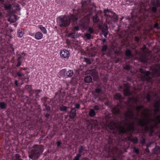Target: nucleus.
Here are the masks:
<instances>
[{
  "mask_svg": "<svg viewBox=\"0 0 160 160\" xmlns=\"http://www.w3.org/2000/svg\"><path fill=\"white\" fill-rule=\"evenodd\" d=\"M135 108V112L133 110H128L124 113L125 121L123 126L119 128V132L125 134L133 132L136 121L141 127H144L145 131L150 132L151 136L154 129L158 128V124H160V115H153L149 109L145 108L141 111V114L143 115L142 118V116L139 115V112L143 108V106L140 105L136 106Z\"/></svg>",
  "mask_w": 160,
  "mask_h": 160,
  "instance_id": "f257e3e1",
  "label": "nucleus"
},
{
  "mask_svg": "<svg viewBox=\"0 0 160 160\" xmlns=\"http://www.w3.org/2000/svg\"><path fill=\"white\" fill-rule=\"evenodd\" d=\"M90 1H87L82 2L81 10L78 11L80 14L81 22L78 24L84 28L88 25L89 22L91 10L90 6Z\"/></svg>",
  "mask_w": 160,
  "mask_h": 160,
  "instance_id": "f03ea898",
  "label": "nucleus"
},
{
  "mask_svg": "<svg viewBox=\"0 0 160 160\" xmlns=\"http://www.w3.org/2000/svg\"><path fill=\"white\" fill-rule=\"evenodd\" d=\"M43 151L42 146L35 145L33 147L31 153L29 156V157L32 160L37 159Z\"/></svg>",
  "mask_w": 160,
  "mask_h": 160,
  "instance_id": "7ed1b4c3",
  "label": "nucleus"
},
{
  "mask_svg": "<svg viewBox=\"0 0 160 160\" xmlns=\"http://www.w3.org/2000/svg\"><path fill=\"white\" fill-rule=\"evenodd\" d=\"M104 16L106 18V22L109 23L112 21L115 22L118 19L117 15L113 12L109 11L108 9L104 10Z\"/></svg>",
  "mask_w": 160,
  "mask_h": 160,
  "instance_id": "20e7f679",
  "label": "nucleus"
},
{
  "mask_svg": "<svg viewBox=\"0 0 160 160\" xmlns=\"http://www.w3.org/2000/svg\"><path fill=\"white\" fill-rule=\"evenodd\" d=\"M70 23V19L69 17L64 16L60 18L59 24L61 27H66L68 26Z\"/></svg>",
  "mask_w": 160,
  "mask_h": 160,
  "instance_id": "39448f33",
  "label": "nucleus"
},
{
  "mask_svg": "<svg viewBox=\"0 0 160 160\" xmlns=\"http://www.w3.org/2000/svg\"><path fill=\"white\" fill-rule=\"evenodd\" d=\"M60 54L61 58H68L70 56V52L67 50L64 49L60 50Z\"/></svg>",
  "mask_w": 160,
  "mask_h": 160,
  "instance_id": "423d86ee",
  "label": "nucleus"
},
{
  "mask_svg": "<svg viewBox=\"0 0 160 160\" xmlns=\"http://www.w3.org/2000/svg\"><path fill=\"white\" fill-rule=\"evenodd\" d=\"M140 71L141 73H143L145 75V76L142 78L143 80L151 81V79L149 78V77H148L150 74V72L149 71H145L144 70L142 69H140Z\"/></svg>",
  "mask_w": 160,
  "mask_h": 160,
  "instance_id": "0eeeda50",
  "label": "nucleus"
},
{
  "mask_svg": "<svg viewBox=\"0 0 160 160\" xmlns=\"http://www.w3.org/2000/svg\"><path fill=\"white\" fill-rule=\"evenodd\" d=\"M153 73L158 76H160V64L157 65L154 68Z\"/></svg>",
  "mask_w": 160,
  "mask_h": 160,
  "instance_id": "6e6552de",
  "label": "nucleus"
},
{
  "mask_svg": "<svg viewBox=\"0 0 160 160\" xmlns=\"http://www.w3.org/2000/svg\"><path fill=\"white\" fill-rule=\"evenodd\" d=\"M102 31L104 36L106 37L108 32V29L107 24H105L103 25Z\"/></svg>",
  "mask_w": 160,
  "mask_h": 160,
  "instance_id": "1a4fd4ad",
  "label": "nucleus"
},
{
  "mask_svg": "<svg viewBox=\"0 0 160 160\" xmlns=\"http://www.w3.org/2000/svg\"><path fill=\"white\" fill-rule=\"evenodd\" d=\"M154 106L155 108L154 112L155 113H158L159 112L160 103L159 101H157L154 103Z\"/></svg>",
  "mask_w": 160,
  "mask_h": 160,
  "instance_id": "9d476101",
  "label": "nucleus"
},
{
  "mask_svg": "<svg viewBox=\"0 0 160 160\" xmlns=\"http://www.w3.org/2000/svg\"><path fill=\"white\" fill-rule=\"evenodd\" d=\"M76 114V110L75 108H71V110L70 113V117L71 118H74Z\"/></svg>",
  "mask_w": 160,
  "mask_h": 160,
  "instance_id": "9b49d317",
  "label": "nucleus"
},
{
  "mask_svg": "<svg viewBox=\"0 0 160 160\" xmlns=\"http://www.w3.org/2000/svg\"><path fill=\"white\" fill-rule=\"evenodd\" d=\"M43 35L42 32H37L35 35V38L37 40L41 39L43 37Z\"/></svg>",
  "mask_w": 160,
  "mask_h": 160,
  "instance_id": "f8f14e48",
  "label": "nucleus"
},
{
  "mask_svg": "<svg viewBox=\"0 0 160 160\" xmlns=\"http://www.w3.org/2000/svg\"><path fill=\"white\" fill-rule=\"evenodd\" d=\"M152 152L154 154L160 155V147L159 146H156L152 149Z\"/></svg>",
  "mask_w": 160,
  "mask_h": 160,
  "instance_id": "ddd939ff",
  "label": "nucleus"
},
{
  "mask_svg": "<svg viewBox=\"0 0 160 160\" xmlns=\"http://www.w3.org/2000/svg\"><path fill=\"white\" fill-rule=\"evenodd\" d=\"M123 94L125 96H129L131 94V92L129 90L128 86H126L124 90Z\"/></svg>",
  "mask_w": 160,
  "mask_h": 160,
  "instance_id": "4468645a",
  "label": "nucleus"
},
{
  "mask_svg": "<svg viewBox=\"0 0 160 160\" xmlns=\"http://www.w3.org/2000/svg\"><path fill=\"white\" fill-rule=\"evenodd\" d=\"M17 19L16 16L14 15H11L10 17L8 19V21L11 23L15 22Z\"/></svg>",
  "mask_w": 160,
  "mask_h": 160,
  "instance_id": "2eb2a0df",
  "label": "nucleus"
},
{
  "mask_svg": "<svg viewBox=\"0 0 160 160\" xmlns=\"http://www.w3.org/2000/svg\"><path fill=\"white\" fill-rule=\"evenodd\" d=\"M88 114L91 117H93L96 115V113L94 109H91L89 111Z\"/></svg>",
  "mask_w": 160,
  "mask_h": 160,
  "instance_id": "dca6fc26",
  "label": "nucleus"
},
{
  "mask_svg": "<svg viewBox=\"0 0 160 160\" xmlns=\"http://www.w3.org/2000/svg\"><path fill=\"white\" fill-rule=\"evenodd\" d=\"M84 81L87 83H89L92 81V79L91 76H87L84 79Z\"/></svg>",
  "mask_w": 160,
  "mask_h": 160,
  "instance_id": "f3484780",
  "label": "nucleus"
},
{
  "mask_svg": "<svg viewBox=\"0 0 160 160\" xmlns=\"http://www.w3.org/2000/svg\"><path fill=\"white\" fill-rule=\"evenodd\" d=\"M112 111V112L115 114H118L120 113L119 109L116 107L113 108Z\"/></svg>",
  "mask_w": 160,
  "mask_h": 160,
  "instance_id": "a211bd4d",
  "label": "nucleus"
},
{
  "mask_svg": "<svg viewBox=\"0 0 160 160\" xmlns=\"http://www.w3.org/2000/svg\"><path fill=\"white\" fill-rule=\"evenodd\" d=\"M39 28L41 31L43 33V34H46L47 33V30L45 28L43 27L42 25H39L38 26Z\"/></svg>",
  "mask_w": 160,
  "mask_h": 160,
  "instance_id": "6ab92c4d",
  "label": "nucleus"
},
{
  "mask_svg": "<svg viewBox=\"0 0 160 160\" xmlns=\"http://www.w3.org/2000/svg\"><path fill=\"white\" fill-rule=\"evenodd\" d=\"M66 71L65 69H63L61 70L59 72V75L61 77H64L65 76Z\"/></svg>",
  "mask_w": 160,
  "mask_h": 160,
  "instance_id": "aec40b11",
  "label": "nucleus"
},
{
  "mask_svg": "<svg viewBox=\"0 0 160 160\" xmlns=\"http://www.w3.org/2000/svg\"><path fill=\"white\" fill-rule=\"evenodd\" d=\"M7 107V105L4 102H0V108L1 109H5Z\"/></svg>",
  "mask_w": 160,
  "mask_h": 160,
  "instance_id": "412c9836",
  "label": "nucleus"
},
{
  "mask_svg": "<svg viewBox=\"0 0 160 160\" xmlns=\"http://www.w3.org/2000/svg\"><path fill=\"white\" fill-rule=\"evenodd\" d=\"M73 74V72L71 70H69L66 73V75L68 77H72Z\"/></svg>",
  "mask_w": 160,
  "mask_h": 160,
  "instance_id": "4be33fe9",
  "label": "nucleus"
},
{
  "mask_svg": "<svg viewBox=\"0 0 160 160\" xmlns=\"http://www.w3.org/2000/svg\"><path fill=\"white\" fill-rule=\"evenodd\" d=\"M68 37H71L72 38H75L77 37V35H75V33L74 32V31L71 33H70L68 35Z\"/></svg>",
  "mask_w": 160,
  "mask_h": 160,
  "instance_id": "5701e85b",
  "label": "nucleus"
},
{
  "mask_svg": "<svg viewBox=\"0 0 160 160\" xmlns=\"http://www.w3.org/2000/svg\"><path fill=\"white\" fill-rule=\"evenodd\" d=\"M70 18L74 22L76 21L78 19V16L77 15H71Z\"/></svg>",
  "mask_w": 160,
  "mask_h": 160,
  "instance_id": "b1692460",
  "label": "nucleus"
},
{
  "mask_svg": "<svg viewBox=\"0 0 160 160\" xmlns=\"http://www.w3.org/2000/svg\"><path fill=\"white\" fill-rule=\"evenodd\" d=\"M114 98L115 99L120 100L122 99V97L121 95L119 93H117L114 96Z\"/></svg>",
  "mask_w": 160,
  "mask_h": 160,
  "instance_id": "393cba45",
  "label": "nucleus"
},
{
  "mask_svg": "<svg viewBox=\"0 0 160 160\" xmlns=\"http://www.w3.org/2000/svg\"><path fill=\"white\" fill-rule=\"evenodd\" d=\"M93 22L95 23H97L99 21V18L98 17L97 15H95L93 18Z\"/></svg>",
  "mask_w": 160,
  "mask_h": 160,
  "instance_id": "a878e982",
  "label": "nucleus"
},
{
  "mask_svg": "<svg viewBox=\"0 0 160 160\" xmlns=\"http://www.w3.org/2000/svg\"><path fill=\"white\" fill-rule=\"evenodd\" d=\"M108 126L110 129L113 130L115 127V124L114 123H110L109 124Z\"/></svg>",
  "mask_w": 160,
  "mask_h": 160,
  "instance_id": "bb28decb",
  "label": "nucleus"
},
{
  "mask_svg": "<svg viewBox=\"0 0 160 160\" xmlns=\"http://www.w3.org/2000/svg\"><path fill=\"white\" fill-rule=\"evenodd\" d=\"M17 34L18 37L22 38L23 36V33L21 29H19L18 31Z\"/></svg>",
  "mask_w": 160,
  "mask_h": 160,
  "instance_id": "cd10ccee",
  "label": "nucleus"
},
{
  "mask_svg": "<svg viewBox=\"0 0 160 160\" xmlns=\"http://www.w3.org/2000/svg\"><path fill=\"white\" fill-rule=\"evenodd\" d=\"M131 102H132L133 104H137L138 102V99L137 98H133L131 100Z\"/></svg>",
  "mask_w": 160,
  "mask_h": 160,
  "instance_id": "c85d7f7f",
  "label": "nucleus"
},
{
  "mask_svg": "<svg viewBox=\"0 0 160 160\" xmlns=\"http://www.w3.org/2000/svg\"><path fill=\"white\" fill-rule=\"evenodd\" d=\"M84 61L88 64H90L91 63V61L90 59L88 58H84Z\"/></svg>",
  "mask_w": 160,
  "mask_h": 160,
  "instance_id": "c756f323",
  "label": "nucleus"
},
{
  "mask_svg": "<svg viewBox=\"0 0 160 160\" xmlns=\"http://www.w3.org/2000/svg\"><path fill=\"white\" fill-rule=\"evenodd\" d=\"M81 155L80 154H77V155L74 157L73 160H79Z\"/></svg>",
  "mask_w": 160,
  "mask_h": 160,
  "instance_id": "7c9ffc66",
  "label": "nucleus"
},
{
  "mask_svg": "<svg viewBox=\"0 0 160 160\" xmlns=\"http://www.w3.org/2000/svg\"><path fill=\"white\" fill-rule=\"evenodd\" d=\"M126 55L128 56L132 57V55L131 51L128 50H127L125 51Z\"/></svg>",
  "mask_w": 160,
  "mask_h": 160,
  "instance_id": "2f4dec72",
  "label": "nucleus"
},
{
  "mask_svg": "<svg viewBox=\"0 0 160 160\" xmlns=\"http://www.w3.org/2000/svg\"><path fill=\"white\" fill-rule=\"evenodd\" d=\"M68 107L66 106H62L60 108V110L62 111H66Z\"/></svg>",
  "mask_w": 160,
  "mask_h": 160,
  "instance_id": "473e14b6",
  "label": "nucleus"
},
{
  "mask_svg": "<svg viewBox=\"0 0 160 160\" xmlns=\"http://www.w3.org/2000/svg\"><path fill=\"white\" fill-rule=\"evenodd\" d=\"M16 158L15 159H12V160H22L20 158V156L18 154H16L15 155Z\"/></svg>",
  "mask_w": 160,
  "mask_h": 160,
  "instance_id": "72a5a7b5",
  "label": "nucleus"
},
{
  "mask_svg": "<svg viewBox=\"0 0 160 160\" xmlns=\"http://www.w3.org/2000/svg\"><path fill=\"white\" fill-rule=\"evenodd\" d=\"M131 141L134 143H137L138 142V139L137 138H134L131 139Z\"/></svg>",
  "mask_w": 160,
  "mask_h": 160,
  "instance_id": "f704fd0d",
  "label": "nucleus"
},
{
  "mask_svg": "<svg viewBox=\"0 0 160 160\" xmlns=\"http://www.w3.org/2000/svg\"><path fill=\"white\" fill-rule=\"evenodd\" d=\"M84 36L88 39H90L91 38V36L90 34L86 33L85 34Z\"/></svg>",
  "mask_w": 160,
  "mask_h": 160,
  "instance_id": "c9c22d12",
  "label": "nucleus"
},
{
  "mask_svg": "<svg viewBox=\"0 0 160 160\" xmlns=\"http://www.w3.org/2000/svg\"><path fill=\"white\" fill-rule=\"evenodd\" d=\"M146 99L147 101L149 102L151 100V96L149 93L147 94L146 97Z\"/></svg>",
  "mask_w": 160,
  "mask_h": 160,
  "instance_id": "e433bc0d",
  "label": "nucleus"
},
{
  "mask_svg": "<svg viewBox=\"0 0 160 160\" xmlns=\"http://www.w3.org/2000/svg\"><path fill=\"white\" fill-rule=\"evenodd\" d=\"M131 68L129 64H126L124 67V68L126 70H129Z\"/></svg>",
  "mask_w": 160,
  "mask_h": 160,
  "instance_id": "4c0bfd02",
  "label": "nucleus"
},
{
  "mask_svg": "<svg viewBox=\"0 0 160 160\" xmlns=\"http://www.w3.org/2000/svg\"><path fill=\"white\" fill-rule=\"evenodd\" d=\"M11 7V5L10 4H7L4 6V8L6 10L9 9Z\"/></svg>",
  "mask_w": 160,
  "mask_h": 160,
  "instance_id": "58836bf2",
  "label": "nucleus"
},
{
  "mask_svg": "<svg viewBox=\"0 0 160 160\" xmlns=\"http://www.w3.org/2000/svg\"><path fill=\"white\" fill-rule=\"evenodd\" d=\"M95 91L97 93H99L101 91V89L100 88H98L95 89Z\"/></svg>",
  "mask_w": 160,
  "mask_h": 160,
  "instance_id": "ea45409f",
  "label": "nucleus"
},
{
  "mask_svg": "<svg viewBox=\"0 0 160 160\" xmlns=\"http://www.w3.org/2000/svg\"><path fill=\"white\" fill-rule=\"evenodd\" d=\"M146 48V47L145 45H144L143 47L141 48V50L142 51V52L143 53H145V51Z\"/></svg>",
  "mask_w": 160,
  "mask_h": 160,
  "instance_id": "a19ab883",
  "label": "nucleus"
},
{
  "mask_svg": "<svg viewBox=\"0 0 160 160\" xmlns=\"http://www.w3.org/2000/svg\"><path fill=\"white\" fill-rule=\"evenodd\" d=\"M107 46L105 45H104L103 46V47L102 48V51L104 52V51H106L107 50Z\"/></svg>",
  "mask_w": 160,
  "mask_h": 160,
  "instance_id": "79ce46f5",
  "label": "nucleus"
},
{
  "mask_svg": "<svg viewBox=\"0 0 160 160\" xmlns=\"http://www.w3.org/2000/svg\"><path fill=\"white\" fill-rule=\"evenodd\" d=\"M93 108H94V110H96L97 111H98V110H99V109H100V107L99 106H98V105L94 106L93 107Z\"/></svg>",
  "mask_w": 160,
  "mask_h": 160,
  "instance_id": "37998d69",
  "label": "nucleus"
},
{
  "mask_svg": "<svg viewBox=\"0 0 160 160\" xmlns=\"http://www.w3.org/2000/svg\"><path fill=\"white\" fill-rule=\"evenodd\" d=\"M89 32L91 33H92L94 32V30L91 27H89L88 28Z\"/></svg>",
  "mask_w": 160,
  "mask_h": 160,
  "instance_id": "c03bdc74",
  "label": "nucleus"
},
{
  "mask_svg": "<svg viewBox=\"0 0 160 160\" xmlns=\"http://www.w3.org/2000/svg\"><path fill=\"white\" fill-rule=\"evenodd\" d=\"M83 150V146H80L79 149V153H81Z\"/></svg>",
  "mask_w": 160,
  "mask_h": 160,
  "instance_id": "a18cd8bd",
  "label": "nucleus"
},
{
  "mask_svg": "<svg viewBox=\"0 0 160 160\" xmlns=\"http://www.w3.org/2000/svg\"><path fill=\"white\" fill-rule=\"evenodd\" d=\"M151 10L153 12H155L156 11L157 9L155 7H152L151 8Z\"/></svg>",
  "mask_w": 160,
  "mask_h": 160,
  "instance_id": "49530a36",
  "label": "nucleus"
},
{
  "mask_svg": "<svg viewBox=\"0 0 160 160\" xmlns=\"http://www.w3.org/2000/svg\"><path fill=\"white\" fill-rule=\"evenodd\" d=\"M141 143L142 144H144L145 143V139L144 138H142V139L141 140Z\"/></svg>",
  "mask_w": 160,
  "mask_h": 160,
  "instance_id": "de8ad7c7",
  "label": "nucleus"
},
{
  "mask_svg": "<svg viewBox=\"0 0 160 160\" xmlns=\"http://www.w3.org/2000/svg\"><path fill=\"white\" fill-rule=\"evenodd\" d=\"M75 108L77 109H79L80 107V105L79 103L75 104Z\"/></svg>",
  "mask_w": 160,
  "mask_h": 160,
  "instance_id": "09e8293b",
  "label": "nucleus"
},
{
  "mask_svg": "<svg viewBox=\"0 0 160 160\" xmlns=\"http://www.w3.org/2000/svg\"><path fill=\"white\" fill-rule=\"evenodd\" d=\"M134 152L136 153L137 154H138L139 153V150L138 149L136 148H134Z\"/></svg>",
  "mask_w": 160,
  "mask_h": 160,
  "instance_id": "8fccbe9b",
  "label": "nucleus"
},
{
  "mask_svg": "<svg viewBox=\"0 0 160 160\" xmlns=\"http://www.w3.org/2000/svg\"><path fill=\"white\" fill-rule=\"evenodd\" d=\"M17 74L18 76L19 77H21L22 76H23L24 75L23 74H21V73H20V72H17Z\"/></svg>",
  "mask_w": 160,
  "mask_h": 160,
  "instance_id": "3c124183",
  "label": "nucleus"
},
{
  "mask_svg": "<svg viewBox=\"0 0 160 160\" xmlns=\"http://www.w3.org/2000/svg\"><path fill=\"white\" fill-rule=\"evenodd\" d=\"M21 64V62L20 61H18V63L16 65L17 67H19V66Z\"/></svg>",
  "mask_w": 160,
  "mask_h": 160,
  "instance_id": "603ef678",
  "label": "nucleus"
},
{
  "mask_svg": "<svg viewBox=\"0 0 160 160\" xmlns=\"http://www.w3.org/2000/svg\"><path fill=\"white\" fill-rule=\"evenodd\" d=\"M140 5V6L141 8H142V7H143L144 8H145V4L142 2L141 3Z\"/></svg>",
  "mask_w": 160,
  "mask_h": 160,
  "instance_id": "864d4df0",
  "label": "nucleus"
},
{
  "mask_svg": "<svg viewBox=\"0 0 160 160\" xmlns=\"http://www.w3.org/2000/svg\"><path fill=\"white\" fill-rule=\"evenodd\" d=\"M74 29L75 30L78 31L79 30V28L78 26H76L74 27Z\"/></svg>",
  "mask_w": 160,
  "mask_h": 160,
  "instance_id": "5fc2aeb1",
  "label": "nucleus"
},
{
  "mask_svg": "<svg viewBox=\"0 0 160 160\" xmlns=\"http://www.w3.org/2000/svg\"><path fill=\"white\" fill-rule=\"evenodd\" d=\"M61 143L60 141H58L57 142V145L58 147H59L60 146Z\"/></svg>",
  "mask_w": 160,
  "mask_h": 160,
  "instance_id": "6e6d98bb",
  "label": "nucleus"
},
{
  "mask_svg": "<svg viewBox=\"0 0 160 160\" xmlns=\"http://www.w3.org/2000/svg\"><path fill=\"white\" fill-rule=\"evenodd\" d=\"M135 41L138 42L139 41V39L138 37H135Z\"/></svg>",
  "mask_w": 160,
  "mask_h": 160,
  "instance_id": "4d7b16f0",
  "label": "nucleus"
},
{
  "mask_svg": "<svg viewBox=\"0 0 160 160\" xmlns=\"http://www.w3.org/2000/svg\"><path fill=\"white\" fill-rule=\"evenodd\" d=\"M158 23H156L154 24V27L155 28H158Z\"/></svg>",
  "mask_w": 160,
  "mask_h": 160,
  "instance_id": "13d9d810",
  "label": "nucleus"
},
{
  "mask_svg": "<svg viewBox=\"0 0 160 160\" xmlns=\"http://www.w3.org/2000/svg\"><path fill=\"white\" fill-rule=\"evenodd\" d=\"M14 83H15V85L16 86H18V81L17 80H15V81Z\"/></svg>",
  "mask_w": 160,
  "mask_h": 160,
  "instance_id": "bf43d9fd",
  "label": "nucleus"
},
{
  "mask_svg": "<svg viewBox=\"0 0 160 160\" xmlns=\"http://www.w3.org/2000/svg\"><path fill=\"white\" fill-rule=\"evenodd\" d=\"M3 16V13H2L0 11V18H1Z\"/></svg>",
  "mask_w": 160,
  "mask_h": 160,
  "instance_id": "052dcab7",
  "label": "nucleus"
},
{
  "mask_svg": "<svg viewBox=\"0 0 160 160\" xmlns=\"http://www.w3.org/2000/svg\"><path fill=\"white\" fill-rule=\"evenodd\" d=\"M151 144V143L150 142L148 144H147L146 145L147 148H148Z\"/></svg>",
  "mask_w": 160,
  "mask_h": 160,
  "instance_id": "680f3d73",
  "label": "nucleus"
},
{
  "mask_svg": "<svg viewBox=\"0 0 160 160\" xmlns=\"http://www.w3.org/2000/svg\"><path fill=\"white\" fill-rule=\"evenodd\" d=\"M148 148H147L146 149H145V151L147 152H149V150L148 149Z\"/></svg>",
  "mask_w": 160,
  "mask_h": 160,
  "instance_id": "e2e57ef3",
  "label": "nucleus"
},
{
  "mask_svg": "<svg viewBox=\"0 0 160 160\" xmlns=\"http://www.w3.org/2000/svg\"><path fill=\"white\" fill-rule=\"evenodd\" d=\"M16 6H17V10H18L19 9V6L18 5H16Z\"/></svg>",
  "mask_w": 160,
  "mask_h": 160,
  "instance_id": "0e129e2a",
  "label": "nucleus"
},
{
  "mask_svg": "<svg viewBox=\"0 0 160 160\" xmlns=\"http://www.w3.org/2000/svg\"><path fill=\"white\" fill-rule=\"evenodd\" d=\"M21 58V57L20 56L19 57H18V59H17V61H20V59Z\"/></svg>",
  "mask_w": 160,
  "mask_h": 160,
  "instance_id": "69168bd1",
  "label": "nucleus"
},
{
  "mask_svg": "<svg viewBox=\"0 0 160 160\" xmlns=\"http://www.w3.org/2000/svg\"><path fill=\"white\" fill-rule=\"evenodd\" d=\"M49 114H47L45 115V116L47 118H48L49 117Z\"/></svg>",
  "mask_w": 160,
  "mask_h": 160,
  "instance_id": "338daca9",
  "label": "nucleus"
},
{
  "mask_svg": "<svg viewBox=\"0 0 160 160\" xmlns=\"http://www.w3.org/2000/svg\"><path fill=\"white\" fill-rule=\"evenodd\" d=\"M97 73L96 72H95L94 73V75H92V76H96V75H97Z\"/></svg>",
  "mask_w": 160,
  "mask_h": 160,
  "instance_id": "774afa93",
  "label": "nucleus"
}]
</instances>
